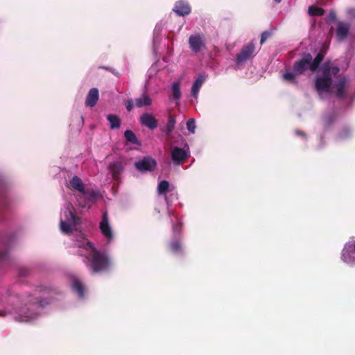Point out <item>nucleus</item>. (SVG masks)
I'll return each instance as SVG.
<instances>
[{
    "label": "nucleus",
    "mask_w": 355,
    "mask_h": 355,
    "mask_svg": "<svg viewBox=\"0 0 355 355\" xmlns=\"http://www.w3.org/2000/svg\"><path fill=\"white\" fill-rule=\"evenodd\" d=\"M74 245L78 248V254L85 257L88 267L93 272L105 271L111 266L112 261L107 255L98 251L84 234L78 235L74 241Z\"/></svg>",
    "instance_id": "obj_1"
},
{
    "label": "nucleus",
    "mask_w": 355,
    "mask_h": 355,
    "mask_svg": "<svg viewBox=\"0 0 355 355\" xmlns=\"http://www.w3.org/2000/svg\"><path fill=\"white\" fill-rule=\"evenodd\" d=\"M322 76H318L315 81V87L320 96L334 92L337 96L342 97L345 94V89L348 86V81L345 77H340L333 84L331 75H336L339 69L332 66L329 63L325 64L322 69Z\"/></svg>",
    "instance_id": "obj_2"
},
{
    "label": "nucleus",
    "mask_w": 355,
    "mask_h": 355,
    "mask_svg": "<svg viewBox=\"0 0 355 355\" xmlns=\"http://www.w3.org/2000/svg\"><path fill=\"white\" fill-rule=\"evenodd\" d=\"M80 218L74 214L71 204L67 203L60 212V228L62 233L69 234L78 230Z\"/></svg>",
    "instance_id": "obj_3"
},
{
    "label": "nucleus",
    "mask_w": 355,
    "mask_h": 355,
    "mask_svg": "<svg viewBox=\"0 0 355 355\" xmlns=\"http://www.w3.org/2000/svg\"><path fill=\"white\" fill-rule=\"evenodd\" d=\"M42 306L40 304H31L22 306L14 310L11 314L13 318L19 322H32L38 315V309Z\"/></svg>",
    "instance_id": "obj_4"
},
{
    "label": "nucleus",
    "mask_w": 355,
    "mask_h": 355,
    "mask_svg": "<svg viewBox=\"0 0 355 355\" xmlns=\"http://www.w3.org/2000/svg\"><path fill=\"white\" fill-rule=\"evenodd\" d=\"M323 59V55L318 53L314 60L310 54H305L302 60L295 63L293 69L296 74H301L307 69L314 71Z\"/></svg>",
    "instance_id": "obj_5"
},
{
    "label": "nucleus",
    "mask_w": 355,
    "mask_h": 355,
    "mask_svg": "<svg viewBox=\"0 0 355 355\" xmlns=\"http://www.w3.org/2000/svg\"><path fill=\"white\" fill-rule=\"evenodd\" d=\"M69 187L71 189L75 190L80 193L83 197L87 200H92L95 197V193L92 192L89 193L85 187V184L80 178L77 175H74L70 180L69 183Z\"/></svg>",
    "instance_id": "obj_6"
},
{
    "label": "nucleus",
    "mask_w": 355,
    "mask_h": 355,
    "mask_svg": "<svg viewBox=\"0 0 355 355\" xmlns=\"http://www.w3.org/2000/svg\"><path fill=\"white\" fill-rule=\"evenodd\" d=\"M190 152L188 145L185 143L182 148L171 147V158L175 164H180L189 157Z\"/></svg>",
    "instance_id": "obj_7"
},
{
    "label": "nucleus",
    "mask_w": 355,
    "mask_h": 355,
    "mask_svg": "<svg viewBox=\"0 0 355 355\" xmlns=\"http://www.w3.org/2000/svg\"><path fill=\"white\" fill-rule=\"evenodd\" d=\"M99 229L107 243H110L114 239V232L107 212H104L103 214L101 221L99 223Z\"/></svg>",
    "instance_id": "obj_8"
},
{
    "label": "nucleus",
    "mask_w": 355,
    "mask_h": 355,
    "mask_svg": "<svg viewBox=\"0 0 355 355\" xmlns=\"http://www.w3.org/2000/svg\"><path fill=\"white\" fill-rule=\"evenodd\" d=\"M189 44L193 52L198 53L201 51L205 46L204 35L200 33L191 35L189 38Z\"/></svg>",
    "instance_id": "obj_9"
},
{
    "label": "nucleus",
    "mask_w": 355,
    "mask_h": 355,
    "mask_svg": "<svg viewBox=\"0 0 355 355\" xmlns=\"http://www.w3.org/2000/svg\"><path fill=\"white\" fill-rule=\"evenodd\" d=\"M341 259L349 266L355 265V248L354 244L347 243L345 245L341 253Z\"/></svg>",
    "instance_id": "obj_10"
},
{
    "label": "nucleus",
    "mask_w": 355,
    "mask_h": 355,
    "mask_svg": "<svg viewBox=\"0 0 355 355\" xmlns=\"http://www.w3.org/2000/svg\"><path fill=\"white\" fill-rule=\"evenodd\" d=\"M135 167L141 172L150 171L155 168L156 162L150 157H144L135 163Z\"/></svg>",
    "instance_id": "obj_11"
},
{
    "label": "nucleus",
    "mask_w": 355,
    "mask_h": 355,
    "mask_svg": "<svg viewBox=\"0 0 355 355\" xmlns=\"http://www.w3.org/2000/svg\"><path fill=\"white\" fill-rule=\"evenodd\" d=\"M254 51V46L252 44H249L244 46L241 52L238 54L236 58V62L241 64L246 61L253 54Z\"/></svg>",
    "instance_id": "obj_12"
},
{
    "label": "nucleus",
    "mask_w": 355,
    "mask_h": 355,
    "mask_svg": "<svg viewBox=\"0 0 355 355\" xmlns=\"http://www.w3.org/2000/svg\"><path fill=\"white\" fill-rule=\"evenodd\" d=\"M173 11L179 16H185L191 12V8L187 2L181 0L176 2Z\"/></svg>",
    "instance_id": "obj_13"
},
{
    "label": "nucleus",
    "mask_w": 355,
    "mask_h": 355,
    "mask_svg": "<svg viewBox=\"0 0 355 355\" xmlns=\"http://www.w3.org/2000/svg\"><path fill=\"white\" fill-rule=\"evenodd\" d=\"M141 123L150 129H155L157 126L155 118L148 113L144 114L140 118Z\"/></svg>",
    "instance_id": "obj_14"
},
{
    "label": "nucleus",
    "mask_w": 355,
    "mask_h": 355,
    "mask_svg": "<svg viewBox=\"0 0 355 355\" xmlns=\"http://www.w3.org/2000/svg\"><path fill=\"white\" fill-rule=\"evenodd\" d=\"M98 97V90L96 88L91 89L87 96L85 105L88 107H94L97 103Z\"/></svg>",
    "instance_id": "obj_15"
},
{
    "label": "nucleus",
    "mask_w": 355,
    "mask_h": 355,
    "mask_svg": "<svg viewBox=\"0 0 355 355\" xmlns=\"http://www.w3.org/2000/svg\"><path fill=\"white\" fill-rule=\"evenodd\" d=\"M71 287L79 297H84L85 286L78 278L73 277L71 279Z\"/></svg>",
    "instance_id": "obj_16"
},
{
    "label": "nucleus",
    "mask_w": 355,
    "mask_h": 355,
    "mask_svg": "<svg viewBox=\"0 0 355 355\" xmlns=\"http://www.w3.org/2000/svg\"><path fill=\"white\" fill-rule=\"evenodd\" d=\"M206 77L204 75H200L193 83L191 87V95L195 98H198V92L205 82Z\"/></svg>",
    "instance_id": "obj_17"
},
{
    "label": "nucleus",
    "mask_w": 355,
    "mask_h": 355,
    "mask_svg": "<svg viewBox=\"0 0 355 355\" xmlns=\"http://www.w3.org/2000/svg\"><path fill=\"white\" fill-rule=\"evenodd\" d=\"M349 26L347 24L340 22L336 30V35L339 40H343L348 34Z\"/></svg>",
    "instance_id": "obj_18"
},
{
    "label": "nucleus",
    "mask_w": 355,
    "mask_h": 355,
    "mask_svg": "<svg viewBox=\"0 0 355 355\" xmlns=\"http://www.w3.org/2000/svg\"><path fill=\"white\" fill-rule=\"evenodd\" d=\"M151 103H152L151 98L146 94H143L139 98H137L135 99V105L137 107L149 106L151 105Z\"/></svg>",
    "instance_id": "obj_19"
},
{
    "label": "nucleus",
    "mask_w": 355,
    "mask_h": 355,
    "mask_svg": "<svg viewBox=\"0 0 355 355\" xmlns=\"http://www.w3.org/2000/svg\"><path fill=\"white\" fill-rule=\"evenodd\" d=\"M171 98L175 101H179L181 98L180 83V82H174L171 85Z\"/></svg>",
    "instance_id": "obj_20"
},
{
    "label": "nucleus",
    "mask_w": 355,
    "mask_h": 355,
    "mask_svg": "<svg viewBox=\"0 0 355 355\" xmlns=\"http://www.w3.org/2000/svg\"><path fill=\"white\" fill-rule=\"evenodd\" d=\"M107 119L110 123V127L111 129H116L120 127L121 121L117 116L109 114L107 116Z\"/></svg>",
    "instance_id": "obj_21"
},
{
    "label": "nucleus",
    "mask_w": 355,
    "mask_h": 355,
    "mask_svg": "<svg viewBox=\"0 0 355 355\" xmlns=\"http://www.w3.org/2000/svg\"><path fill=\"white\" fill-rule=\"evenodd\" d=\"M169 189V183L166 180L161 181L157 187V191L159 194H163L166 196V192ZM165 200L167 202L166 197L165 196Z\"/></svg>",
    "instance_id": "obj_22"
},
{
    "label": "nucleus",
    "mask_w": 355,
    "mask_h": 355,
    "mask_svg": "<svg viewBox=\"0 0 355 355\" xmlns=\"http://www.w3.org/2000/svg\"><path fill=\"white\" fill-rule=\"evenodd\" d=\"M308 13L311 16H321L324 13V10L315 6H311L309 7Z\"/></svg>",
    "instance_id": "obj_23"
},
{
    "label": "nucleus",
    "mask_w": 355,
    "mask_h": 355,
    "mask_svg": "<svg viewBox=\"0 0 355 355\" xmlns=\"http://www.w3.org/2000/svg\"><path fill=\"white\" fill-rule=\"evenodd\" d=\"M299 74H296L295 71L293 72H286L283 74L282 78L283 80L289 83H294L296 76Z\"/></svg>",
    "instance_id": "obj_24"
},
{
    "label": "nucleus",
    "mask_w": 355,
    "mask_h": 355,
    "mask_svg": "<svg viewBox=\"0 0 355 355\" xmlns=\"http://www.w3.org/2000/svg\"><path fill=\"white\" fill-rule=\"evenodd\" d=\"M124 136L128 141L132 144H137V139L136 138L135 133L132 131L126 130L124 133Z\"/></svg>",
    "instance_id": "obj_25"
},
{
    "label": "nucleus",
    "mask_w": 355,
    "mask_h": 355,
    "mask_svg": "<svg viewBox=\"0 0 355 355\" xmlns=\"http://www.w3.org/2000/svg\"><path fill=\"white\" fill-rule=\"evenodd\" d=\"M187 128L190 133H195L196 131V122L193 119H189L187 122Z\"/></svg>",
    "instance_id": "obj_26"
},
{
    "label": "nucleus",
    "mask_w": 355,
    "mask_h": 355,
    "mask_svg": "<svg viewBox=\"0 0 355 355\" xmlns=\"http://www.w3.org/2000/svg\"><path fill=\"white\" fill-rule=\"evenodd\" d=\"M175 124V119L173 116H170L168 119V123L166 125V130L168 133H170L174 128Z\"/></svg>",
    "instance_id": "obj_27"
},
{
    "label": "nucleus",
    "mask_w": 355,
    "mask_h": 355,
    "mask_svg": "<svg viewBox=\"0 0 355 355\" xmlns=\"http://www.w3.org/2000/svg\"><path fill=\"white\" fill-rule=\"evenodd\" d=\"M181 248H182L181 245L178 241L173 242L171 243V249L175 253L179 252L181 250Z\"/></svg>",
    "instance_id": "obj_28"
},
{
    "label": "nucleus",
    "mask_w": 355,
    "mask_h": 355,
    "mask_svg": "<svg viewBox=\"0 0 355 355\" xmlns=\"http://www.w3.org/2000/svg\"><path fill=\"white\" fill-rule=\"evenodd\" d=\"M351 135V131L346 128L344 129L338 135L339 139H345Z\"/></svg>",
    "instance_id": "obj_29"
},
{
    "label": "nucleus",
    "mask_w": 355,
    "mask_h": 355,
    "mask_svg": "<svg viewBox=\"0 0 355 355\" xmlns=\"http://www.w3.org/2000/svg\"><path fill=\"white\" fill-rule=\"evenodd\" d=\"M111 170L114 173H119L122 171V166L120 163H114L112 167Z\"/></svg>",
    "instance_id": "obj_30"
},
{
    "label": "nucleus",
    "mask_w": 355,
    "mask_h": 355,
    "mask_svg": "<svg viewBox=\"0 0 355 355\" xmlns=\"http://www.w3.org/2000/svg\"><path fill=\"white\" fill-rule=\"evenodd\" d=\"M156 71V67L152 66L148 71V77L150 78V77L153 76V73ZM150 85V79L147 80L146 82V87H148Z\"/></svg>",
    "instance_id": "obj_31"
},
{
    "label": "nucleus",
    "mask_w": 355,
    "mask_h": 355,
    "mask_svg": "<svg viewBox=\"0 0 355 355\" xmlns=\"http://www.w3.org/2000/svg\"><path fill=\"white\" fill-rule=\"evenodd\" d=\"M125 106L128 111H130L134 106L133 101L132 100H128L125 102Z\"/></svg>",
    "instance_id": "obj_32"
},
{
    "label": "nucleus",
    "mask_w": 355,
    "mask_h": 355,
    "mask_svg": "<svg viewBox=\"0 0 355 355\" xmlns=\"http://www.w3.org/2000/svg\"><path fill=\"white\" fill-rule=\"evenodd\" d=\"M268 36H269V34L268 33H262L261 38V43L263 44Z\"/></svg>",
    "instance_id": "obj_33"
},
{
    "label": "nucleus",
    "mask_w": 355,
    "mask_h": 355,
    "mask_svg": "<svg viewBox=\"0 0 355 355\" xmlns=\"http://www.w3.org/2000/svg\"><path fill=\"white\" fill-rule=\"evenodd\" d=\"M330 18H331V19H335V18H336V15H335V13H333V12H332V13H331V14H330Z\"/></svg>",
    "instance_id": "obj_34"
},
{
    "label": "nucleus",
    "mask_w": 355,
    "mask_h": 355,
    "mask_svg": "<svg viewBox=\"0 0 355 355\" xmlns=\"http://www.w3.org/2000/svg\"><path fill=\"white\" fill-rule=\"evenodd\" d=\"M296 134H297V135L304 136V134L303 132H302L299 131V130H297V131H296Z\"/></svg>",
    "instance_id": "obj_35"
},
{
    "label": "nucleus",
    "mask_w": 355,
    "mask_h": 355,
    "mask_svg": "<svg viewBox=\"0 0 355 355\" xmlns=\"http://www.w3.org/2000/svg\"><path fill=\"white\" fill-rule=\"evenodd\" d=\"M275 3H279L281 2L282 0H274Z\"/></svg>",
    "instance_id": "obj_36"
},
{
    "label": "nucleus",
    "mask_w": 355,
    "mask_h": 355,
    "mask_svg": "<svg viewBox=\"0 0 355 355\" xmlns=\"http://www.w3.org/2000/svg\"><path fill=\"white\" fill-rule=\"evenodd\" d=\"M3 255L1 256V255L0 254V259H3Z\"/></svg>",
    "instance_id": "obj_37"
},
{
    "label": "nucleus",
    "mask_w": 355,
    "mask_h": 355,
    "mask_svg": "<svg viewBox=\"0 0 355 355\" xmlns=\"http://www.w3.org/2000/svg\"><path fill=\"white\" fill-rule=\"evenodd\" d=\"M81 206H82L83 207H86V205H81Z\"/></svg>",
    "instance_id": "obj_38"
}]
</instances>
